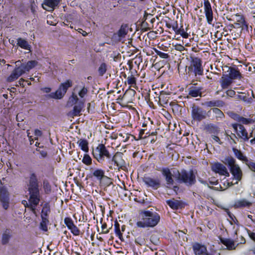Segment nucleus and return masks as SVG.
Wrapping results in <instances>:
<instances>
[{
	"label": "nucleus",
	"mask_w": 255,
	"mask_h": 255,
	"mask_svg": "<svg viewBox=\"0 0 255 255\" xmlns=\"http://www.w3.org/2000/svg\"><path fill=\"white\" fill-rule=\"evenodd\" d=\"M27 186L29 195V204L25 200H23L22 203L25 207L29 208L36 215L35 207L38 205L40 200V195L38 179L35 173L30 174Z\"/></svg>",
	"instance_id": "nucleus-1"
},
{
	"label": "nucleus",
	"mask_w": 255,
	"mask_h": 255,
	"mask_svg": "<svg viewBox=\"0 0 255 255\" xmlns=\"http://www.w3.org/2000/svg\"><path fill=\"white\" fill-rule=\"evenodd\" d=\"M139 214L141 221L136 223L138 227H154L158 224L160 219V216L156 212L140 210Z\"/></svg>",
	"instance_id": "nucleus-2"
},
{
	"label": "nucleus",
	"mask_w": 255,
	"mask_h": 255,
	"mask_svg": "<svg viewBox=\"0 0 255 255\" xmlns=\"http://www.w3.org/2000/svg\"><path fill=\"white\" fill-rule=\"evenodd\" d=\"M38 64L36 60H31L26 64H22L19 66L15 68L11 72V74L7 78V81L11 82L17 79L21 75L30 69L34 68Z\"/></svg>",
	"instance_id": "nucleus-3"
},
{
	"label": "nucleus",
	"mask_w": 255,
	"mask_h": 255,
	"mask_svg": "<svg viewBox=\"0 0 255 255\" xmlns=\"http://www.w3.org/2000/svg\"><path fill=\"white\" fill-rule=\"evenodd\" d=\"M222 162L230 167L231 173L237 180L236 183H238L242 179L243 173L239 165L236 163L235 159L231 156H228Z\"/></svg>",
	"instance_id": "nucleus-4"
},
{
	"label": "nucleus",
	"mask_w": 255,
	"mask_h": 255,
	"mask_svg": "<svg viewBox=\"0 0 255 255\" xmlns=\"http://www.w3.org/2000/svg\"><path fill=\"white\" fill-rule=\"evenodd\" d=\"M176 179L180 183H185L187 186H191L196 182V176L192 170L187 171L184 169L177 171Z\"/></svg>",
	"instance_id": "nucleus-5"
},
{
	"label": "nucleus",
	"mask_w": 255,
	"mask_h": 255,
	"mask_svg": "<svg viewBox=\"0 0 255 255\" xmlns=\"http://www.w3.org/2000/svg\"><path fill=\"white\" fill-rule=\"evenodd\" d=\"M92 153L94 157L100 163L103 162L105 158L110 159L112 157V154L103 144H99L95 149L93 150Z\"/></svg>",
	"instance_id": "nucleus-6"
},
{
	"label": "nucleus",
	"mask_w": 255,
	"mask_h": 255,
	"mask_svg": "<svg viewBox=\"0 0 255 255\" xmlns=\"http://www.w3.org/2000/svg\"><path fill=\"white\" fill-rule=\"evenodd\" d=\"M190 66L188 67V73L189 76L201 75L203 74V69L201 67V61L197 57H191Z\"/></svg>",
	"instance_id": "nucleus-7"
},
{
	"label": "nucleus",
	"mask_w": 255,
	"mask_h": 255,
	"mask_svg": "<svg viewBox=\"0 0 255 255\" xmlns=\"http://www.w3.org/2000/svg\"><path fill=\"white\" fill-rule=\"evenodd\" d=\"M233 128L235 130L237 135L244 141H247L250 139L248 133L245 128L240 124L233 125Z\"/></svg>",
	"instance_id": "nucleus-8"
},
{
	"label": "nucleus",
	"mask_w": 255,
	"mask_h": 255,
	"mask_svg": "<svg viewBox=\"0 0 255 255\" xmlns=\"http://www.w3.org/2000/svg\"><path fill=\"white\" fill-rule=\"evenodd\" d=\"M191 114L192 118L199 122L206 118V112L202 108L195 105L192 107Z\"/></svg>",
	"instance_id": "nucleus-9"
},
{
	"label": "nucleus",
	"mask_w": 255,
	"mask_h": 255,
	"mask_svg": "<svg viewBox=\"0 0 255 255\" xmlns=\"http://www.w3.org/2000/svg\"><path fill=\"white\" fill-rule=\"evenodd\" d=\"M143 181L148 187L154 190L161 186V180L158 178H153L149 176H145L143 178Z\"/></svg>",
	"instance_id": "nucleus-10"
},
{
	"label": "nucleus",
	"mask_w": 255,
	"mask_h": 255,
	"mask_svg": "<svg viewBox=\"0 0 255 255\" xmlns=\"http://www.w3.org/2000/svg\"><path fill=\"white\" fill-rule=\"evenodd\" d=\"M9 194L4 187H0V201L3 209L7 210L9 207Z\"/></svg>",
	"instance_id": "nucleus-11"
},
{
	"label": "nucleus",
	"mask_w": 255,
	"mask_h": 255,
	"mask_svg": "<svg viewBox=\"0 0 255 255\" xmlns=\"http://www.w3.org/2000/svg\"><path fill=\"white\" fill-rule=\"evenodd\" d=\"M144 20L142 22L141 26L146 30L151 29L153 27V23L155 19L153 15L145 13L143 17Z\"/></svg>",
	"instance_id": "nucleus-12"
},
{
	"label": "nucleus",
	"mask_w": 255,
	"mask_h": 255,
	"mask_svg": "<svg viewBox=\"0 0 255 255\" xmlns=\"http://www.w3.org/2000/svg\"><path fill=\"white\" fill-rule=\"evenodd\" d=\"M212 170L219 173L221 175H225L227 177L230 176L229 172L226 167L223 164L219 162H215L212 165Z\"/></svg>",
	"instance_id": "nucleus-13"
},
{
	"label": "nucleus",
	"mask_w": 255,
	"mask_h": 255,
	"mask_svg": "<svg viewBox=\"0 0 255 255\" xmlns=\"http://www.w3.org/2000/svg\"><path fill=\"white\" fill-rule=\"evenodd\" d=\"M223 70V76L230 77L232 80L236 79L240 76L239 71L236 69L235 68L225 66Z\"/></svg>",
	"instance_id": "nucleus-14"
},
{
	"label": "nucleus",
	"mask_w": 255,
	"mask_h": 255,
	"mask_svg": "<svg viewBox=\"0 0 255 255\" xmlns=\"http://www.w3.org/2000/svg\"><path fill=\"white\" fill-rule=\"evenodd\" d=\"M204 7L207 22L209 24H211L213 19V10L208 0H204Z\"/></svg>",
	"instance_id": "nucleus-15"
},
{
	"label": "nucleus",
	"mask_w": 255,
	"mask_h": 255,
	"mask_svg": "<svg viewBox=\"0 0 255 255\" xmlns=\"http://www.w3.org/2000/svg\"><path fill=\"white\" fill-rule=\"evenodd\" d=\"M124 154L122 152H117L112 157V161L119 167L123 169L126 167V162L124 159Z\"/></svg>",
	"instance_id": "nucleus-16"
},
{
	"label": "nucleus",
	"mask_w": 255,
	"mask_h": 255,
	"mask_svg": "<svg viewBox=\"0 0 255 255\" xmlns=\"http://www.w3.org/2000/svg\"><path fill=\"white\" fill-rule=\"evenodd\" d=\"M59 2V0H44L42 4V7L47 11H53Z\"/></svg>",
	"instance_id": "nucleus-17"
},
{
	"label": "nucleus",
	"mask_w": 255,
	"mask_h": 255,
	"mask_svg": "<svg viewBox=\"0 0 255 255\" xmlns=\"http://www.w3.org/2000/svg\"><path fill=\"white\" fill-rule=\"evenodd\" d=\"M234 119L242 124L248 125L255 122V118L253 115L250 116V118L247 119L237 114H234Z\"/></svg>",
	"instance_id": "nucleus-18"
},
{
	"label": "nucleus",
	"mask_w": 255,
	"mask_h": 255,
	"mask_svg": "<svg viewBox=\"0 0 255 255\" xmlns=\"http://www.w3.org/2000/svg\"><path fill=\"white\" fill-rule=\"evenodd\" d=\"M84 103L82 101H79L75 105L72 111L69 113L68 115L72 117L80 115V113L84 107Z\"/></svg>",
	"instance_id": "nucleus-19"
},
{
	"label": "nucleus",
	"mask_w": 255,
	"mask_h": 255,
	"mask_svg": "<svg viewBox=\"0 0 255 255\" xmlns=\"http://www.w3.org/2000/svg\"><path fill=\"white\" fill-rule=\"evenodd\" d=\"M166 203L173 210L181 209L184 206V203L181 201L177 200L174 198L166 201Z\"/></svg>",
	"instance_id": "nucleus-20"
},
{
	"label": "nucleus",
	"mask_w": 255,
	"mask_h": 255,
	"mask_svg": "<svg viewBox=\"0 0 255 255\" xmlns=\"http://www.w3.org/2000/svg\"><path fill=\"white\" fill-rule=\"evenodd\" d=\"M162 175L165 177L166 183L169 185H173L174 180L172 178V174L168 168H163L161 170Z\"/></svg>",
	"instance_id": "nucleus-21"
},
{
	"label": "nucleus",
	"mask_w": 255,
	"mask_h": 255,
	"mask_svg": "<svg viewBox=\"0 0 255 255\" xmlns=\"http://www.w3.org/2000/svg\"><path fill=\"white\" fill-rule=\"evenodd\" d=\"M193 249L195 255H202L207 251L206 247L199 243H195L193 245Z\"/></svg>",
	"instance_id": "nucleus-22"
},
{
	"label": "nucleus",
	"mask_w": 255,
	"mask_h": 255,
	"mask_svg": "<svg viewBox=\"0 0 255 255\" xmlns=\"http://www.w3.org/2000/svg\"><path fill=\"white\" fill-rule=\"evenodd\" d=\"M202 88L192 86L188 89L189 95L192 97H201Z\"/></svg>",
	"instance_id": "nucleus-23"
},
{
	"label": "nucleus",
	"mask_w": 255,
	"mask_h": 255,
	"mask_svg": "<svg viewBox=\"0 0 255 255\" xmlns=\"http://www.w3.org/2000/svg\"><path fill=\"white\" fill-rule=\"evenodd\" d=\"M11 231L7 229L3 233L1 237V244L3 245H6L8 243L11 237Z\"/></svg>",
	"instance_id": "nucleus-24"
},
{
	"label": "nucleus",
	"mask_w": 255,
	"mask_h": 255,
	"mask_svg": "<svg viewBox=\"0 0 255 255\" xmlns=\"http://www.w3.org/2000/svg\"><path fill=\"white\" fill-rule=\"evenodd\" d=\"M221 242L227 247L229 250H235L234 242L230 239L220 238Z\"/></svg>",
	"instance_id": "nucleus-25"
},
{
	"label": "nucleus",
	"mask_w": 255,
	"mask_h": 255,
	"mask_svg": "<svg viewBox=\"0 0 255 255\" xmlns=\"http://www.w3.org/2000/svg\"><path fill=\"white\" fill-rule=\"evenodd\" d=\"M204 130L209 133L216 134L219 132L218 128L212 124H207L204 127Z\"/></svg>",
	"instance_id": "nucleus-26"
},
{
	"label": "nucleus",
	"mask_w": 255,
	"mask_h": 255,
	"mask_svg": "<svg viewBox=\"0 0 255 255\" xmlns=\"http://www.w3.org/2000/svg\"><path fill=\"white\" fill-rule=\"evenodd\" d=\"M205 105L209 107H222L225 105V103L222 100H214L207 101Z\"/></svg>",
	"instance_id": "nucleus-27"
},
{
	"label": "nucleus",
	"mask_w": 255,
	"mask_h": 255,
	"mask_svg": "<svg viewBox=\"0 0 255 255\" xmlns=\"http://www.w3.org/2000/svg\"><path fill=\"white\" fill-rule=\"evenodd\" d=\"M128 26L127 24H123L122 25L120 29L117 32V34L120 38V40L122 38H124L128 34Z\"/></svg>",
	"instance_id": "nucleus-28"
},
{
	"label": "nucleus",
	"mask_w": 255,
	"mask_h": 255,
	"mask_svg": "<svg viewBox=\"0 0 255 255\" xmlns=\"http://www.w3.org/2000/svg\"><path fill=\"white\" fill-rule=\"evenodd\" d=\"M232 83V80L230 77L223 76L221 78V85L223 89L228 88Z\"/></svg>",
	"instance_id": "nucleus-29"
},
{
	"label": "nucleus",
	"mask_w": 255,
	"mask_h": 255,
	"mask_svg": "<svg viewBox=\"0 0 255 255\" xmlns=\"http://www.w3.org/2000/svg\"><path fill=\"white\" fill-rule=\"evenodd\" d=\"M66 93L63 91L62 89L59 87L55 93L50 94V96L54 99H60L63 98Z\"/></svg>",
	"instance_id": "nucleus-30"
},
{
	"label": "nucleus",
	"mask_w": 255,
	"mask_h": 255,
	"mask_svg": "<svg viewBox=\"0 0 255 255\" xmlns=\"http://www.w3.org/2000/svg\"><path fill=\"white\" fill-rule=\"evenodd\" d=\"M17 45L23 49L30 50L31 46L28 42L21 38H18Z\"/></svg>",
	"instance_id": "nucleus-31"
},
{
	"label": "nucleus",
	"mask_w": 255,
	"mask_h": 255,
	"mask_svg": "<svg viewBox=\"0 0 255 255\" xmlns=\"http://www.w3.org/2000/svg\"><path fill=\"white\" fill-rule=\"evenodd\" d=\"M93 175L95 177L97 180L101 181L103 178H108L105 175V172L101 169H97L95 170L93 173Z\"/></svg>",
	"instance_id": "nucleus-32"
},
{
	"label": "nucleus",
	"mask_w": 255,
	"mask_h": 255,
	"mask_svg": "<svg viewBox=\"0 0 255 255\" xmlns=\"http://www.w3.org/2000/svg\"><path fill=\"white\" fill-rule=\"evenodd\" d=\"M252 205V203L243 199L241 200H238L235 203L234 206L235 208H242L245 207H249Z\"/></svg>",
	"instance_id": "nucleus-33"
},
{
	"label": "nucleus",
	"mask_w": 255,
	"mask_h": 255,
	"mask_svg": "<svg viewBox=\"0 0 255 255\" xmlns=\"http://www.w3.org/2000/svg\"><path fill=\"white\" fill-rule=\"evenodd\" d=\"M211 111L215 115V119L217 121H220L224 117L223 113L217 108H213Z\"/></svg>",
	"instance_id": "nucleus-34"
},
{
	"label": "nucleus",
	"mask_w": 255,
	"mask_h": 255,
	"mask_svg": "<svg viewBox=\"0 0 255 255\" xmlns=\"http://www.w3.org/2000/svg\"><path fill=\"white\" fill-rule=\"evenodd\" d=\"M79 101H80L79 100L77 96L75 93H73L68 99L67 105L68 106H72L74 105L77 104Z\"/></svg>",
	"instance_id": "nucleus-35"
},
{
	"label": "nucleus",
	"mask_w": 255,
	"mask_h": 255,
	"mask_svg": "<svg viewBox=\"0 0 255 255\" xmlns=\"http://www.w3.org/2000/svg\"><path fill=\"white\" fill-rule=\"evenodd\" d=\"M233 151L234 152L235 156L240 160L245 162H247L248 161L247 157L243 155V153L241 151V150L234 148Z\"/></svg>",
	"instance_id": "nucleus-36"
},
{
	"label": "nucleus",
	"mask_w": 255,
	"mask_h": 255,
	"mask_svg": "<svg viewBox=\"0 0 255 255\" xmlns=\"http://www.w3.org/2000/svg\"><path fill=\"white\" fill-rule=\"evenodd\" d=\"M73 85V82L71 80H68L65 82L61 83L60 87L62 89L63 91L66 93L68 89Z\"/></svg>",
	"instance_id": "nucleus-37"
},
{
	"label": "nucleus",
	"mask_w": 255,
	"mask_h": 255,
	"mask_svg": "<svg viewBox=\"0 0 255 255\" xmlns=\"http://www.w3.org/2000/svg\"><path fill=\"white\" fill-rule=\"evenodd\" d=\"M81 147V149L84 151L85 152H87L88 151V142L85 139H80L77 142Z\"/></svg>",
	"instance_id": "nucleus-38"
},
{
	"label": "nucleus",
	"mask_w": 255,
	"mask_h": 255,
	"mask_svg": "<svg viewBox=\"0 0 255 255\" xmlns=\"http://www.w3.org/2000/svg\"><path fill=\"white\" fill-rule=\"evenodd\" d=\"M50 212V205L49 203H46L44 204L41 213V217H46Z\"/></svg>",
	"instance_id": "nucleus-39"
},
{
	"label": "nucleus",
	"mask_w": 255,
	"mask_h": 255,
	"mask_svg": "<svg viewBox=\"0 0 255 255\" xmlns=\"http://www.w3.org/2000/svg\"><path fill=\"white\" fill-rule=\"evenodd\" d=\"M42 222L40 223V229L44 231H47L48 230L47 225L49 222L48 219L46 217H41Z\"/></svg>",
	"instance_id": "nucleus-40"
},
{
	"label": "nucleus",
	"mask_w": 255,
	"mask_h": 255,
	"mask_svg": "<svg viewBox=\"0 0 255 255\" xmlns=\"http://www.w3.org/2000/svg\"><path fill=\"white\" fill-rule=\"evenodd\" d=\"M235 19L237 22L235 23V24L238 25V26H242L245 23V19L242 15H236L235 16Z\"/></svg>",
	"instance_id": "nucleus-41"
},
{
	"label": "nucleus",
	"mask_w": 255,
	"mask_h": 255,
	"mask_svg": "<svg viewBox=\"0 0 255 255\" xmlns=\"http://www.w3.org/2000/svg\"><path fill=\"white\" fill-rule=\"evenodd\" d=\"M150 135V130L147 128H143L140 130L139 136L140 138H145Z\"/></svg>",
	"instance_id": "nucleus-42"
},
{
	"label": "nucleus",
	"mask_w": 255,
	"mask_h": 255,
	"mask_svg": "<svg viewBox=\"0 0 255 255\" xmlns=\"http://www.w3.org/2000/svg\"><path fill=\"white\" fill-rule=\"evenodd\" d=\"M127 82L130 86L135 87L136 85V79L133 75H131L127 78Z\"/></svg>",
	"instance_id": "nucleus-43"
},
{
	"label": "nucleus",
	"mask_w": 255,
	"mask_h": 255,
	"mask_svg": "<svg viewBox=\"0 0 255 255\" xmlns=\"http://www.w3.org/2000/svg\"><path fill=\"white\" fill-rule=\"evenodd\" d=\"M107 71V65L105 63H102L98 69L100 76H103Z\"/></svg>",
	"instance_id": "nucleus-44"
},
{
	"label": "nucleus",
	"mask_w": 255,
	"mask_h": 255,
	"mask_svg": "<svg viewBox=\"0 0 255 255\" xmlns=\"http://www.w3.org/2000/svg\"><path fill=\"white\" fill-rule=\"evenodd\" d=\"M43 188L46 193L48 194L51 191V186L47 180L43 181Z\"/></svg>",
	"instance_id": "nucleus-45"
},
{
	"label": "nucleus",
	"mask_w": 255,
	"mask_h": 255,
	"mask_svg": "<svg viewBox=\"0 0 255 255\" xmlns=\"http://www.w3.org/2000/svg\"><path fill=\"white\" fill-rule=\"evenodd\" d=\"M82 162L87 165H90L92 164V159L88 154H85L84 156Z\"/></svg>",
	"instance_id": "nucleus-46"
},
{
	"label": "nucleus",
	"mask_w": 255,
	"mask_h": 255,
	"mask_svg": "<svg viewBox=\"0 0 255 255\" xmlns=\"http://www.w3.org/2000/svg\"><path fill=\"white\" fill-rule=\"evenodd\" d=\"M176 34H180L183 38H187L189 36V34L184 31V29L180 28L176 31Z\"/></svg>",
	"instance_id": "nucleus-47"
},
{
	"label": "nucleus",
	"mask_w": 255,
	"mask_h": 255,
	"mask_svg": "<svg viewBox=\"0 0 255 255\" xmlns=\"http://www.w3.org/2000/svg\"><path fill=\"white\" fill-rule=\"evenodd\" d=\"M150 240L154 245H157L159 244V240L157 235H152L150 237Z\"/></svg>",
	"instance_id": "nucleus-48"
},
{
	"label": "nucleus",
	"mask_w": 255,
	"mask_h": 255,
	"mask_svg": "<svg viewBox=\"0 0 255 255\" xmlns=\"http://www.w3.org/2000/svg\"><path fill=\"white\" fill-rule=\"evenodd\" d=\"M69 229L71 230L72 234L75 236H78L80 234V231L75 225Z\"/></svg>",
	"instance_id": "nucleus-49"
},
{
	"label": "nucleus",
	"mask_w": 255,
	"mask_h": 255,
	"mask_svg": "<svg viewBox=\"0 0 255 255\" xmlns=\"http://www.w3.org/2000/svg\"><path fill=\"white\" fill-rule=\"evenodd\" d=\"M64 223L66 225L68 229L71 228V227L74 225L72 219L68 217L65 218Z\"/></svg>",
	"instance_id": "nucleus-50"
},
{
	"label": "nucleus",
	"mask_w": 255,
	"mask_h": 255,
	"mask_svg": "<svg viewBox=\"0 0 255 255\" xmlns=\"http://www.w3.org/2000/svg\"><path fill=\"white\" fill-rule=\"evenodd\" d=\"M88 90L87 88L84 86L82 89L79 92L78 95L81 98H83L88 93Z\"/></svg>",
	"instance_id": "nucleus-51"
},
{
	"label": "nucleus",
	"mask_w": 255,
	"mask_h": 255,
	"mask_svg": "<svg viewBox=\"0 0 255 255\" xmlns=\"http://www.w3.org/2000/svg\"><path fill=\"white\" fill-rule=\"evenodd\" d=\"M153 124V122L150 120L149 118L145 121L142 124V127H145L148 126V128H150Z\"/></svg>",
	"instance_id": "nucleus-52"
},
{
	"label": "nucleus",
	"mask_w": 255,
	"mask_h": 255,
	"mask_svg": "<svg viewBox=\"0 0 255 255\" xmlns=\"http://www.w3.org/2000/svg\"><path fill=\"white\" fill-rule=\"evenodd\" d=\"M156 53L160 57L164 59H167L169 57L168 54L162 52L161 51H157Z\"/></svg>",
	"instance_id": "nucleus-53"
},
{
	"label": "nucleus",
	"mask_w": 255,
	"mask_h": 255,
	"mask_svg": "<svg viewBox=\"0 0 255 255\" xmlns=\"http://www.w3.org/2000/svg\"><path fill=\"white\" fill-rule=\"evenodd\" d=\"M102 233L104 234H107L109 232V229H107V225L104 223L102 226Z\"/></svg>",
	"instance_id": "nucleus-54"
},
{
	"label": "nucleus",
	"mask_w": 255,
	"mask_h": 255,
	"mask_svg": "<svg viewBox=\"0 0 255 255\" xmlns=\"http://www.w3.org/2000/svg\"><path fill=\"white\" fill-rule=\"evenodd\" d=\"M247 233L251 239L255 242V233L252 232L249 230H247Z\"/></svg>",
	"instance_id": "nucleus-55"
},
{
	"label": "nucleus",
	"mask_w": 255,
	"mask_h": 255,
	"mask_svg": "<svg viewBox=\"0 0 255 255\" xmlns=\"http://www.w3.org/2000/svg\"><path fill=\"white\" fill-rule=\"evenodd\" d=\"M227 95L230 97H233L235 95V92L232 90H229L226 91Z\"/></svg>",
	"instance_id": "nucleus-56"
},
{
	"label": "nucleus",
	"mask_w": 255,
	"mask_h": 255,
	"mask_svg": "<svg viewBox=\"0 0 255 255\" xmlns=\"http://www.w3.org/2000/svg\"><path fill=\"white\" fill-rule=\"evenodd\" d=\"M237 99H239L240 100H242L244 101H248V99L247 98V96L245 94H243L242 95H238L237 96Z\"/></svg>",
	"instance_id": "nucleus-57"
},
{
	"label": "nucleus",
	"mask_w": 255,
	"mask_h": 255,
	"mask_svg": "<svg viewBox=\"0 0 255 255\" xmlns=\"http://www.w3.org/2000/svg\"><path fill=\"white\" fill-rule=\"evenodd\" d=\"M51 18H52V16L51 15L47 16V23H48L49 24H50L51 25H56L55 21H52L50 20V19Z\"/></svg>",
	"instance_id": "nucleus-58"
},
{
	"label": "nucleus",
	"mask_w": 255,
	"mask_h": 255,
	"mask_svg": "<svg viewBox=\"0 0 255 255\" xmlns=\"http://www.w3.org/2000/svg\"><path fill=\"white\" fill-rule=\"evenodd\" d=\"M115 232L117 235L119 237V238L121 240L122 238V234L120 231V229H115Z\"/></svg>",
	"instance_id": "nucleus-59"
},
{
	"label": "nucleus",
	"mask_w": 255,
	"mask_h": 255,
	"mask_svg": "<svg viewBox=\"0 0 255 255\" xmlns=\"http://www.w3.org/2000/svg\"><path fill=\"white\" fill-rule=\"evenodd\" d=\"M38 151H39V153L42 157H45L47 155V153L46 150H40V149H38Z\"/></svg>",
	"instance_id": "nucleus-60"
},
{
	"label": "nucleus",
	"mask_w": 255,
	"mask_h": 255,
	"mask_svg": "<svg viewBox=\"0 0 255 255\" xmlns=\"http://www.w3.org/2000/svg\"><path fill=\"white\" fill-rule=\"evenodd\" d=\"M248 166L252 171H255V163L251 162L248 164Z\"/></svg>",
	"instance_id": "nucleus-61"
},
{
	"label": "nucleus",
	"mask_w": 255,
	"mask_h": 255,
	"mask_svg": "<svg viewBox=\"0 0 255 255\" xmlns=\"http://www.w3.org/2000/svg\"><path fill=\"white\" fill-rule=\"evenodd\" d=\"M35 135L37 136H40L42 135V132L39 129H35Z\"/></svg>",
	"instance_id": "nucleus-62"
},
{
	"label": "nucleus",
	"mask_w": 255,
	"mask_h": 255,
	"mask_svg": "<svg viewBox=\"0 0 255 255\" xmlns=\"http://www.w3.org/2000/svg\"><path fill=\"white\" fill-rule=\"evenodd\" d=\"M212 138L214 140H215L220 144H222V142L220 141V139L218 136L216 135H213Z\"/></svg>",
	"instance_id": "nucleus-63"
},
{
	"label": "nucleus",
	"mask_w": 255,
	"mask_h": 255,
	"mask_svg": "<svg viewBox=\"0 0 255 255\" xmlns=\"http://www.w3.org/2000/svg\"><path fill=\"white\" fill-rule=\"evenodd\" d=\"M227 184H228L227 187L226 188H223L221 186H220V188H219L220 189V190H224L225 189L227 188L228 187H230V186H232L233 185L232 182H228L227 183Z\"/></svg>",
	"instance_id": "nucleus-64"
}]
</instances>
